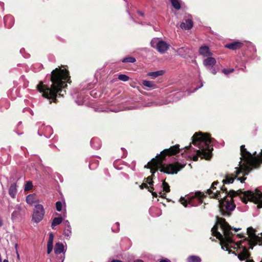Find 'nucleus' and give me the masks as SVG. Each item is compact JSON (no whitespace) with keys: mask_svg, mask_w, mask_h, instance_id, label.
<instances>
[{"mask_svg":"<svg viewBox=\"0 0 262 262\" xmlns=\"http://www.w3.org/2000/svg\"><path fill=\"white\" fill-rule=\"evenodd\" d=\"M50 81L52 82L50 87L44 84L42 81H40L37 85V89L42 94L43 97L57 103V97H63L66 93V91H63V89L67 86V83L71 82L69 71L67 69H61L60 67L56 68L51 73Z\"/></svg>","mask_w":262,"mask_h":262,"instance_id":"f257e3e1","label":"nucleus"},{"mask_svg":"<svg viewBox=\"0 0 262 262\" xmlns=\"http://www.w3.org/2000/svg\"><path fill=\"white\" fill-rule=\"evenodd\" d=\"M242 172H243L242 167H236V170L234 173L226 174L225 176V179L222 181L223 184L221 187L220 189L223 192H225L226 195L220 200V211L224 216H229L231 215V211L235 208V205L233 199L237 196H231L230 192L231 191H235L234 190L228 191L227 187H225V184L233 183L234 180Z\"/></svg>","mask_w":262,"mask_h":262,"instance_id":"f03ea898","label":"nucleus"},{"mask_svg":"<svg viewBox=\"0 0 262 262\" xmlns=\"http://www.w3.org/2000/svg\"><path fill=\"white\" fill-rule=\"evenodd\" d=\"M241 228H232L224 218L216 216V224L211 229L212 235L220 241L222 248L228 249L230 245L235 243L232 239L234 234L231 230L235 232L240 230Z\"/></svg>","mask_w":262,"mask_h":262,"instance_id":"7ed1b4c3","label":"nucleus"},{"mask_svg":"<svg viewBox=\"0 0 262 262\" xmlns=\"http://www.w3.org/2000/svg\"><path fill=\"white\" fill-rule=\"evenodd\" d=\"M212 139L209 134L195 133L192 137V143L198 146L199 149L196 150L197 154L192 157V160L197 161L199 157L206 160H210L212 156Z\"/></svg>","mask_w":262,"mask_h":262,"instance_id":"20e7f679","label":"nucleus"},{"mask_svg":"<svg viewBox=\"0 0 262 262\" xmlns=\"http://www.w3.org/2000/svg\"><path fill=\"white\" fill-rule=\"evenodd\" d=\"M184 167L185 165L181 164L178 162L169 164H163L157 156L144 166L145 168L150 169L152 176H155V173L158 169L164 173L173 174H177Z\"/></svg>","mask_w":262,"mask_h":262,"instance_id":"39448f33","label":"nucleus"},{"mask_svg":"<svg viewBox=\"0 0 262 262\" xmlns=\"http://www.w3.org/2000/svg\"><path fill=\"white\" fill-rule=\"evenodd\" d=\"M241 155L244 162L241 166L244 175L248 174L254 168L258 167L262 163V157H260L259 155L256 157V151L252 155L247 150L244 145L241 146Z\"/></svg>","mask_w":262,"mask_h":262,"instance_id":"423d86ee","label":"nucleus"},{"mask_svg":"<svg viewBox=\"0 0 262 262\" xmlns=\"http://www.w3.org/2000/svg\"><path fill=\"white\" fill-rule=\"evenodd\" d=\"M230 193L231 196L239 195L245 204H247L248 202L250 201L257 204V208H262V192L257 189L255 190V192L251 190L244 191L239 189L237 191H231Z\"/></svg>","mask_w":262,"mask_h":262,"instance_id":"0eeeda50","label":"nucleus"},{"mask_svg":"<svg viewBox=\"0 0 262 262\" xmlns=\"http://www.w3.org/2000/svg\"><path fill=\"white\" fill-rule=\"evenodd\" d=\"M205 197H206V195L204 193L201 191H197L193 196L188 198V202L183 197L180 198V202L185 207L187 206L188 204L191 206H195L203 203V200Z\"/></svg>","mask_w":262,"mask_h":262,"instance_id":"6e6552de","label":"nucleus"},{"mask_svg":"<svg viewBox=\"0 0 262 262\" xmlns=\"http://www.w3.org/2000/svg\"><path fill=\"white\" fill-rule=\"evenodd\" d=\"M244 241H241L240 242L234 243L233 246L230 245L231 247L229 248L228 249H226V250L228 251L229 253L232 252V253L237 255L234 251L232 252L230 249L233 248V249H236V251L238 249H242V251L237 255V257L240 260H244L250 257V253L248 251L247 247L242 245V243Z\"/></svg>","mask_w":262,"mask_h":262,"instance_id":"1a4fd4ad","label":"nucleus"},{"mask_svg":"<svg viewBox=\"0 0 262 262\" xmlns=\"http://www.w3.org/2000/svg\"><path fill=\"white\" fill-rule=\"evenodd\" d=\"M180 151V145L176 144L172 146L169 148L165 149L162 150L160 154L157 156V158H160L161 162H163L166 159L167 156H171L176 155Z\"/></svg>","mask_w":262,"mask_h":262,"instance_id":"9d476101","label":"nucleus"},{"mask_svg":"<svg viewBox=\"0 0 262 262\" xmlns=\"http://www.w3.org/2000/svg\"><path fill=\"white\" fill-rule=\"evenodd\" d=\"M45 215V210L42 205L37 204L35 206L32 215V221L36 223L40 222Z\"/></svg>","mask_w":262,"mask_h":262,"instance_id":"9b49d317","label":"nucleus"},{"mask_svg":"<svg viewBox=\"0 0 262 262\" xmlns=\"http://www.w3.org/2000/svg\"><path fill=\"white\" fill-rule=\"evenodd\" d=\"M215 186L212 184L210 188L207 189L206 192L209 195L210 198L218 200L220 202V200L223 198L221 193L222 191L221 190H217L215 192H213L212 190H215Z\"/></svg>","mask_w":262,"mask_h":262,"instance_id":"f8f14e48","label":"nucleus"},{"mask_svg":"<svg viewBox=\"0 0 262 262\" xmlns=\"http://www.w3.org/2000/svg\"><path fill=\"white\" fill-rule=\"evenodd\" d=\"M247 234L248 235L249 240H252V241L259 242V240H262V233L261 236L259 237L256 235L255 234V230L251 227L247 228Z\"/></svg>","mask_w":262,"mask_h":262,"instance_id":"ddd939ff","label":"nucleus"},{"mask_svg":"<svg viewBox=\"0 0 262 262\" xmlns=\"http://www.w3.org/2000/svg\"><path fill=\"white\" fill-rule=\"evenodd\" d=\"M244 43L239 41H233L225 45V47L232 50L240 49Z\"/></svg>","mask_w":262,"mask_h":262,"instance_id":"4468645a","label":"nucleus"},{"mask_svg":"<svg viewBox=\"0 0 262 262\" xmlns=\"http://www.w3.org/2000/svg\"><path fill=\"white\" fill-rule=\"evenodd\" d=\"M169 45L163 40H160L158 42V46L157 50L160 53H164L169 49Z\"/></svg>","mask_w":262,"mask_h":262,"instance_id":"2eb2a0df","label":"nucleus"},{"mask_svg":"<svg viewBox=\"0 0 262 262\" xmlns=\"http://www.w3.org/2000/svg\"><path fill=\"white\" fill-rule=\"evenodd\" d=\"M5 26L6 28L10 29L14 25V19L12 16L7 15L4 18Z\"/></svg>","mask_w":262,"mask_h":262,"instance_id":"dca6fc26","label":"nucleus"},{"mask_svg":"<svg viewBox=\"0 0 262 262\" xmlns=\"http://www.w3.org/2000/svg\"><path fill=\"white\" fill-rule=\"evenodd\" d=\"M199 53L201 55L205 57H208L212 55L208 46L204 45L201 46L199 49Z\"/></svg>","mask_w":262,"mask_h":262,"instance_id":"f3484780","label":"nucleus"},{"mask_svg":"<svg viewBox=\"0 0 262 262\" xmlns=\"http://www.w3.org/2000/svg\"><path fill=\"white\" fill-rule=\"evenodd\" d=\"M193 27V21L191 19H186L180 25V27L185 30H189Z\"/></svg>","mask_w":262,"mask_h":262,"instance_id":"a211bd4d","label":"nucleus"},{"mask_svg":"<svg viewBox=\"0 0 262 262\" xmlns=\"http://www.w3.org/2000/svg\"><path fill=\"white\" fill-rule=\"evenodd\" d=\"M216 62V61L214 58L209 56L203 61L204 66L209 68H212L215 64Z\"/></svg>","mask_w":262,"mask_h":262,"instance_id":"6ab92c4d","label":"nucleus"},{"mask_svg":"<svg viewBox=\"0 0 262 262\" xmlns=\"http://www.w3.org/2000/svg\"><path fill=\"white\" fill-rule=\"evenodd\" d=\"M17 186L16 183L12 184L9 189V194L11 198L14 199L17 193Z\"/></svg>","mask_w":262,"mask_h":262,"instance_id":"aec40b11","label":"nucleus"},{"mask_svg":"<svg viewBox=\"0 0 262 262\" xmlns=\"http://www.w3.org/2000/svg\"><path fill=\"white\" fill-rule=\"evenodd\" d=\"M245 240L247 241L249 245V249H253V247L258 244L259 245H262V240H259V242L252 241V240H249L248 237H245Z\"/></svg>","mask_w":262,"mask_h":262,"instance_id":"412c9836","label":"nucleus"},{"mask_svg":"<svg viewBox=\"0 0 262 262\" xmlns=\"http://www.w3.org/2000/svg\"><path fill=\"white\" fill-rule=\"evenodd\" d=\"M63 249L64 247L63 244L60 243H57L55 246L54 252L56 254H59L63 252Z\"/></svg>","mask_w":262,"mask_h":262,"instance_id":"4be33fe9","label":"nucleus"},{"mask_svg":"<svg viewBox=\"0 0 262 262\" xmlns=\"http://www.w3.org/2000/svg\"><path fill=\"white\" fill-rule=\"evenodd\" d=\"M143 86L154 89L157 88V85L153 81L143 80L142 82Z\"/></svg>","mask_w":262,"mask_h":262,"instance_id":"5701e85b","label":"nucleus"},{"mask_svg":"<svg viewBox=\"0 0 262 262\" xmlns=\"http://www.w3.org/2000/svg\"><path fill=\"white\" fill-rule=\"evenodd\" d=\"M164 73V72L163 70H160L156 72H149L147 74V76L150 77L152 79H154L159 76L162 75Z\"/></svg>","mask_w":262,"mask_h":262,"instance_id":"b1692460","label":"nucleus"},{"mask_svg":"<svg viewBox=\"0 0 262 262\" xmlns=\"http://www.w3.org/2000/svg\"><path fill=\"white\" fill-rule=\"evenodd\" d=\"M20 207L18 206L16 210H15L11 214V219L15 220L20 214Z\"/></svg>","mask_w":262,"mask_h":262,"instance_id":"393cba45","label":"nucleus"},{"mask_svg":"<svg viewBox=\"0 0 262 262\" xmlns=\"http://www.w3.org/2000/svg\"><path fill=\"white\" fill-rule=\"evenodd\" d=\"M63 221L62 217H56L54 218L52 222L51 227L54 229V227L60 224Z\"/></svg>","mask_w":262,"mask_h":262,"instance_id":"a878e982","label":"nucleus"},{"mask_svg":"<svg viewBox=\"0 0 262 262\" xmlns=\"http://www.w3.org/2000/svg\"><path fill=\"white\" fill-rule=\"evenodd\" d=\"M172 7L176 10H179L181 8V1L180 0H170Z\"/></svg>","mask_w":262,"mask_h":262,"instance_id":"bb28decb","label":"nucleus"},{"mask_svg":"<svg viewBox=\"0 0 262 262\" xmlns=\"http://www.w3.org/2000/svg\"><path fill=\"white\" fill-rule=\"evenodd\" d=\"M201 258L195 255H191L187 258L188 262H201Z\"/></svg>","mask_w":262,"mask_h":262,"instance_id":"cd10ccee","label":"nucleus"},{"mask_svg":"<svg viewBox=\"0 0 262 262\" xmlns=\"http://www.w3.org/2000/svg\"><path fill=\"white\" fill-rule=\"evenodd\" d=\"M178 52L181 56H185L189 53V49L188 48H181L178 49Z\"/></svg>","mask_w":262,"mask_h":262,"instance_id":"c85d7f7f","label":"nucleus"},{"mask_svg":"<svg viewBox=\"0 0 262 262\" xmlns=\"http://www.w3.org/2000/svg\"><path fill=\"white\" fill-rule=\"evenodd\" d=\"M159 40L157 38H153L150 41L151 46L155 49H157L158 46V42H159Z\"/></svg>","mask_w":262,"mask_h":262,"instance_id":"c756f323","label":"nucleus"},{"mask_svg":"<svg viewBox=\"0 0 262 262\" xmlns=\"http://www.w3.org/2000/svg\"><path fill=\"white\" fill-rule=\"evenodd\" d=\"M162 186L163 191H165L166 192H170V190L169 184L167 182H166L165 180L163 181Z\"/></svg>","mask_w":262,"mask_h":262,"instance_id":"7c9ffc66","label":"nucleus"},{"mask_svg":"<svg viewBox=\"0 0 262 262\" xmlns=\"http://www.w3.org/2000/svg\"><path fill=\"white\" fill-rule=\"evenodd\" d=\"M34 196L32 194H29L26 198V202L27 203L32 205L34 203Z\"/></svg>","mask_w":262,"mask_h":262,"instance_id":"2f4dec72","label":"nucleus"},{"mask_svg":"<svg viewBox=\"0 0 262 262\" xmlns=\"http://www.w3.org/2000/svg\"><path fill=\"white\" fill-rule=\"evenodd\" d=\"M136 59L133 57H127L122 60L123 62L134 63L136 61Z\"/></svg>","mask_w":262,"mask_h":262,"instance_id":"473e14b6","label":"nucleus"},{"mask_svg":"<svg viewBox=\"0 0 262 262\" xmlns=\"http://www.w3.org/2000/svg\"><path fill=\"white\" fill-rule=\"evenodd\" d=\"M33 187V184L31 181H27L25 184V190L28 191L31 190Z\"/></svg>","mask_w":262,"mask_h":262,"instance_id":"72a5a7b5","label":"nucleus"},{"mask_svg":"<svg viewBox=\"0 0 262 262\" xmlns=\"http://www.w3.org/2000/svg\"><path fill=\"white\" fill-rule=\"evenodd\" d=\"M118 78L121 81H127L129 80V78L126 75L124 74H120L118 75Z\"/></svg>","mask_w":262,"mask_h":262,"instance_id":"f704fd0d","label":"nucleus"},{"mask_svg":"<svg viewBox=\"0 0 262 262\" xmlns=\"http://www.w3.org/2000/svg\"><path fill=\"white\" fill-rule=\"evenodd\" d=\"M233 71H234L233 69H224L222 70V73L225 75H228V74L233 72Z\"/></svg>","mask_w":262,"mask_h":262,"instance_id":"c9c22d12","label":"nucleus"},{"mask_svg":"<svg viewBox=\"0 0 262 262\" xmlns=\"http://www.w3.org/2000/svg\"><path fill=\"white\" fill-rule=\"evenodd\" d=\"M62 204L61 202L58 201L56 203V208L58 211H60L62 209Z\"/></svg>","mask_w":262,"mask_h":262,"instance_id":"e433bc0d","label":"nucleus"},{"mask_svg":"<svg viewBox=\"0 0 262 262\" xmlns=\"http://www.w3.org/2000/svg\"><path fill=\"white\" fill-rule=\"evenodd\" d=\"M54 236L52 233H50L49 240L47 244H53Z\"/></svg>","mask_w":262,"mask_h":262,"instance_id":"4c0bfd02","label":"nucleus"},{"mask_svg":"<svg viewBox=\"0 0 262 262\" xmlns=\"http://www.w3.org/2000/svg\"><path fill=\"white\" fill-rule=\"evenodd\" d=\"M139 187L141 189H143L144 188L148 189V190H149V186L145 183H143L141 185L139 186Z\"/></svg>","mask_w":262,"mask_h":262,"instance_id":"58836bf2","label":"nucleus"},{"mask_svg":"<svg viewBox=\"0 0 262 262\" xmlns=\"http://www.w3.org/2000/svg\"><path fill=\"white\" fill-rule=\"evenodd\" d=\"M53 249V244H47V253L50 254Z\"/></svg>","mask_w":262,"mask_h":262,"instance_id":"ea45409f","label":"nucleus"},{"mask_svg":"<svg viewBox=\"0 0 262 262\" xmlns=\"http://www.w3.org/2000/svg\"><path fill=\"white\" fill-rule=\"evenodd\" d=\"M153 177L152 176H148L147 178H145V180H146V182L148 183V182H150L151 181H152V178H153Z\"/></svg>","mask_w":262,"mask_h":262,"instance_id":"a19ab883","label":"nucleus"},{"mask_svg":"<svg viewBox=\"0 0 262 262\" xmlns=\"http://www.w3.org/2000/svg\"><path fill=\"white\" fill-rule=\"evenodd\" d=\"M149 185V189H151V190H154V188L153 187V185H154V181H151L150 182H148V183Z\"/></svg>","mask_w":262,"mask_h":262,"instance_id":"79ce46f5","label":"nucleus"},{"mask_svg":"<svg viewBox=\"0 0 262 262\" xmlns=\"http://www.w3.org/2000/svg\"><path fill=\"white\" fill-rule=\"evenodd\" d=\"M237 180L240 181V182L241 183H244L245 182V181L246 180V178L244 177H239V178L237 177Z\"/></svg>","mask_w":262,"mask_h":262,"instance_id":"37998d69","label":"nucleus"},{"mask_svg":"<svg viewBox=\"0 0 262 262\" xmlns=\"http://www.w3.org/2000/svg\"><path fill=\"white\" fill-rule=\"evenodd\" d=\"M153 190H154L149 189L148 191L149 192H151L152 195H153L154 197L157 198L158 196V194L156 192H154Z\"/></svg>","mask_w":262,"mask_h":262,"instance_id":"c03bdc74","label":"nucleus"},{"mask_svg":"<svg viewBox=\"0 0 262 262\" xmlns=\"http://www.w3.org/2000/svg\"><path fill=\"white\" fill-rule=\"evenodd\" d=\"M236 236L237 237H238L239 238H244V239L245 238V236L244 235H243V234H237L236 235Z\"/></svg>","mask_w":262,"mask_h":262,"instance_id":"a18cd8bd","label":"nucleus"},{"mask_svg":"<svg viewBox=\"0 0 262 262\" xmlns=\"http://www.w3.org/2000/svg\"><path fill=\"white\" fill-rule=\"evenodd\" d=\"M160 194L161 195V197L162 198H165L166 194L165 193H162V192H160Z\"/></svg>","mask_w":262,"mask_h":262,"instance_id":"49530a36","label":"nucleus"},{"mask_svg":"<svg viewBox=\"0 0 262 262\" xmlns=\"http://www.w3.org/2000/svg\"><path fill=\"white\" fill-rule=\"evenodd\" d=\"M111 262H123L121 260H118V259H113Z\"/></svg>","mask_w":262,"mask_h":262,"instance_id":"de8ad7c7","label":"nucleus"},{"mask_svg":"<svg viewBox=\"0 0 262 262\" xmlns=\"http://www.w3.org/2000/svg\"><path fill=\"white\" fill-rule=\"evenodd\" d=\"M212 184H213V185L216 186L219 184V182L217 181H214Z\"/></svg>","mask_w":262,"mask_h":262,"instance_id":"09e8293b","label":"nucleus"},{"mask_svg":"<svg viewBox=\"0 0 262 262\" xmlns=\"http://www.w3.org/2000/svg\"><path fill=\"white\" fill-rule=\"evenodd\" d=\"M159 262H169V260L167 259H162Z\"/></svg>","mask_w":262,"mask_h":262,"instance_id":"8fccbe9b","label":"nucleus"},{"mask_svg":"<svg viewBox=\"0 0 262 262\" xmlns=\"http://www.w3.org/2000/svg\"><path fill=\"white\" fill-rule=\"evenodd\" d=\"M211 73H212L213 75H215V74H216V71H215L214 69H212V71H211Z\"/></svg>","mask_w":262,"mask_h":262,"instance_id":"3c124183","label":"nucleus"},{"mask_svg":"<svg viewBox=\"0 0 262 262\" xmlns=\"http://www.w3.org/2000/svg\"><path fill=\"white\" fill-rule=\"evenodd\" d=\"M134 262H144V261L141 259H137L135 260Z\"/></svg>","mask_w":262,"mask_h":262,"instance_id":"603ef678","label":"nucleus"},{"mask_svg":"<svg viewBox=\"0 0 262 262\" xmlns=\"http://www.w3.org/2000/svg\"><path fill=\"white\" fill-rule=\"evenodd\" d=\"M245 262H254L253 259H248Z\"/></svg>","mask_w":262,"mask_h":262,"instance_id":"864d4df0","label":"nucleus"},{"mask_svg":"<svg viewBox=\"0 0 262 262\" xmlns=\"http://www.w3.org/2000/svg\"><path fill=\"white\" fill-rule=\"evenodd\" d=\"M138 13H139L140 15H141V16H143V13L142 12H141V11H139V12H138Z\"/></svg>","mask_w":262,"mask_h":262,"instance_id":"5fc2aeb1","label":"nucleus"},{"mask_svg":"<svg viewBox=\"0 0 262 262\" xmlns=\"http://www.w3.org/2000/svg\"><path fill=\"white\" fill-rule=\"evenodd\" d=\"M190 147V146H185V148L186 150H188Z\"/></svg>","mask_w":262,"mask_h":262,"instance_id":"6e6d98bb","label":"nucleus"},{"mask_svg":"<svg viewBox=\"0 0 262 262\" xmlns=\"http://www.w3.org/2000/svg\"><path fill=\"white\" fill-rule=\"evenodd\" d=\"M3 262H9L8 259H4Z\"/></svg>","mask_w":262,"mask_h":262,"instance_id":"4d7b16f0","label":"nucleus"},{"mask_svg":"<svg viewBox=\"0 0 262 262\" xmlns=\"http://www.w3.org/2000/svg\"><path fill=\"white\" fill-rule=\"evenodd\" d=\"M64 234H65V235H68V236L69 235V234H67V233H66V231L64 232Z\"/></svg>","mask_w":262,"mask_h":262,"instance_id":"13d9d810","label":"nucleus"},{"mask_svg":"<svg viewBox=\"0 0 262 262\" xmlns=\"http://www.w3.org/2000/svg\"><path fill=\"white\" fill-rule=\"evenodd\" d=\"M260 155L261 157H262V150H261V152L260 153Z\"/></svg>","mask_w":262,"mask_h":262,"instance_id":"bf43d9fd","label":"nucleus"}]
</instances>
